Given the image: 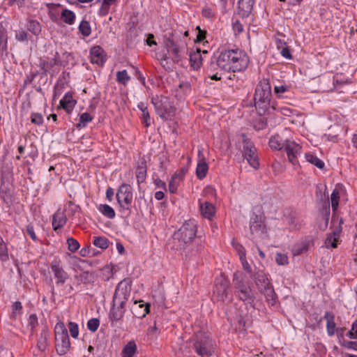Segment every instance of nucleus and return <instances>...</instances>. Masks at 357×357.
Masks as SVG:
<instances>
[{"label":"nucleus","instance_id":"obj_1","mask_svg":"<svg viewBox=\"0 0 357 357\" xmlns=\"http://www.w3.org/2000/svg\"><path fill=\"white\" fill-rule=\"evenodd\" d=\"M197 225L194 219L184 222L172 235L173 250L179 252L185 260L199 256L204 250L201 236H197Z\"/></svg>","mask_w":357,"mask_h":357},{"label":"nucleus","instance_id":"obj_2","mask_svg":"<svg viewBox=\"0 0 357 357\" xmlns=\"http://www.w3.org/2000/svg\"><path fill=\"white\" fill-rule=\"evenodd\" d=\"M218 56L219 64L225 72H241L245 70L249 64L247 54L238 47L222 50Z\"/></svg>","mask_w":357,"mask_h":357},{"label":"nucleus","instance_id":"obj_3","mask_svg":"<svg viewBox=\"0 0 357 357\" xmlns=\"http://www.w3.org/2000/svg\"><path fill=\"white\" fill-rule=\"evenodd\" d=\"M272 93L269 79H261L255 88L254 102L260 116L271 114L276 109L275 102L271 100Z\"/></svg>","mask_w":357,"mask_h":357},{"label":"nucleus","instance_id":"obj_4","mask_svg":"<svg viewBox=\"0 0 357 357\" xmlns=\"http://www.w3.org/2000/svg\"><path fill=\"white\" fill-rule=\"evenodd\" d=\"M164 47L175 63H179L187 50V41L182 37V32L174 31L164 36Z\"/></svg>","mask_w":357,"mask_h":357},{"label":"nucleus","instance_id":"obj_5","mask_svg":"<svg viewBox=\"0 0 357 357\" xmlns=\"http://www.w3.org/2000/svg\"><path fill=\"white\" fill-rule=\"evenodd\" d=\"M251 277L259 291L264 296L268 305L271 307L275 306L278 302V297L268 278V274L262 270H259Z\"/></svg>","mask_w":357,"mask_h":357},{"label":"nucleus","instance_id":"obj_6","mask_svg":"<svg viewBox=\"0 0 357 357\" xmlns=\"http://www.w3.org/2000/svg\"><path fill=\"white\" fill-rule=\"evenodd\" d=\"M233 284L236 297L250 307H255V296L249 283L245 281L241 273L238 271L233 275Z\"/></svg>","mask_w":357,"mask_h":357},{"label":"nucleus","instance_id":"obj_7","mask_svg":"<svg viewBox=\"0 0 357 357\" xmlns=\"http://www.w3.org/2000/svg\"><path fill=\"white\" fill-rule=\"evenodd\" d=\"M215 347V342L204 333H198L192 340V348L201 357L212 356Z\"/></svg>","mask_w":357,"mask_h":357},{"label":"nucleus","instance_id":"obj_8","mask_svg":"<svg viewBox=\"0 0 357 357\" xmlns=\"http://www.w3.org/2000/svg\"><path fill=\"white\" fill-rule=\"evenodd\" d=\"M156 114L163 121H171L175 116V107L169 98L165 96H152L151 99Z\"/></svg>","mask_w":357,"mask_h":357},{"label":"nucleus","instance_id":"obj_9","mask_svg":"<svg viewBox=\"0 0 357 357\" xmlns=\"http://www.w3.org/2000/svg\"><path fill=\"white\" fill-rule=\"evenodd\" d=\"M132 187L126 183L119 186L116 192V200L119 205V211L125 215L129 217L132 213Z\"/></svg>","mask_w":357,"mask_h":357},{"label":"nucleus","instance_id":"obj_10","mask_svg":"<svg viewBox=\"0 0 357 357\" xmlns=\"http://www.w3.org/2000/svg\"><path fill=\"white\" fill-rule=\"evenodd\" d=\"M63 62L58 52H56L52 58H40L38 66L41 70V79L45 77L47 74L53 77L59 72V68Z\"/></svg>","mask_w":357,"mask_h":357},{"label":"nucleus","instance_id":"obj_11","mask_svg":"<svg viewBox=\"0 0 357 357\" xmlns=\"http://www.w3.org/2000/svg\"><path fill=\"white\" fill-rule=\"evenodd\" d=\"M132 280L129 278H124L118 283L112 298L114 305L119 304L121 308H125L129 299L132 287Z\"/></svg>","mask_w":357,"mask_h":357},{"label":"nucleus","instance_id":"obj_12","mask_svg":"<svg viewBox=\"0 0 357 357\" xmlns=\"http://www.w3.org/2000/svg\"><path fill=\"white\" fill-rule=\"evenodd\" d=\"M229 280L225 277L217 278L213 287V296L218 301L229 302L231 295L229 292Z\"/></svg>","mask_w":357,"mask_h":357},{"label":"nucleus","instance_id":"obj_13","mask_svg":"<svg viewBox=\"0 0 357 357\" xmlns=\"http://www.w3.org/2000/svg\"><path fill=\"white\" fill-rule=\"evenodd\" d=\"M243 137V155L247 160L248 164L254 169H257L259 167V162L257 149L253 142L246 136L242 134Z\"/></svg>","mask_w":357,"mask_h":357},{"label":"nucleus","instance_id":"obj_14","mask_svg":"<svg viewBox=\"0 0 357 357\" xmlns=\"http://www.w3.org/2000/svg\"><path fill=\"white\" fill-rule=\"evenodd\" d=\"M250 231L251 235L256 238H261L266 233V225L263 216L256 214L251 216Z\"/></svg>","mask_w":357,"mask_h":357},{"label":"nucleus","instance_id":"obj_15","mask_svg":"<svg viewBox=\"0 0 357 357\" xmlns=\"http://www.w3.org/2000/svg\"><path fill=\"white\" fill-rule=\"evenodd\" d=\"M284 149L289 162L295 167L299 166L298 156L301 153L302 146L294 141L286 139V144Z\"/></svg>","mask_w":357,"mask_h":357},{"label":"nucleus","instance_id":"obj_16","mask_svg":"<svg viewBox=\"0 0 357 357\" xmlns=\"http://www.w3.org/2000/svg\"><path fill=\"white\" fill-rule=\"evenodd\" d=\"M50 269L57 287L63 285L69 279V274L64 270L59 261L54 260L50 264Z\"/></svg>","mask_w":357,"mask_h":357},{"label":"nucleus","instance_id":"obj_17","mask_svg":"<svg viewBox=\"0 0 357 357\" xmlns=\"http://www.w3.org/2000/svg\"><path fill=\"white\" fill-rule=\"evenodd\" d=\"M344 224L343 218H337V222L333 227L334 230L328 234L325 244L326 248H336L337 247V241L340 238V234L342 231V225ZM331 227L333 226L331 225Z\"/></svg>","mask_w":357,"mask_h":357},{"label":"nucleus","instance_id":"obj_18","mask_svg":"<svg viewBox=\"0 0 357 357\" xmlns=\"http://www.w3.org/2000/svg\"><path fill=\"white\" fill-rule=\"evenodd\" d=\"M186 172L187 170L183 167L180 170L174 172L171 176L168 185V190L171 194H177L178 188L181 183L183 181Z\"/></svg>","mask_w":357,"mask_h":357},{"label":"nucleus","instance_id":"obj_19","mask_svg":"<svg viewBox=\"0 0 357 357\" xmlns=\"http://www.w3.org/2000/svg\"><path fill=\"white\" fill-rule=\"evenodd\" d=\"M107 61V54L103 48L99 45L93 46L90 50V61L98 66H103Z\"/></svg>","mask_w":357,"mask_h":357},{"label":"nucleus","instance_id":"obj_20","mask_svg":"<svg viewBox=\"0 0 357 357\" xmlns=\"http://www.w3.org/2000/svg\"><path fill=\"white\" fill-rule=\"evenodd\" d=\"M70 349V342L68 334L55 337V349L58 355L63 356L66 354Z\"/></svg>","mask_w":357,"mask_h":357},{"label":"nucleus","instance_id":"obj_21","mask_svg":"<svg viewBox=\"0 0 357 357\" xmlns=\"http://www.w3.org/2000/svg\"><path fill=\"white\" fill-rule=\"evenodd\" d=\"M150 303H144L143 301H134L131 311L135 317L143 319L150 312Z\"/></svg>","mask_w":357,"mask_h":357},{"label":"nucleus","instance_id":"obj_22","mask_svg":"<svg viewBox=\"0 0 357 357\" xmlns=\"http://www.w3.org/2000/svg\"><path fill=\"white\" fill-rule=\"evenodd\" d=\"M207 50H201L200 48L197 47L195 50H192L189 53V61L191 67L194 70H198L202 65L203 56L202 54H207Z\"/></svg>","mask_w":357,"mask_h":357},{"label":"nucleus","instance_id":"obj_23","mask_svg":"<svg viewBox=\"0 0 357 357\" xmlns=\"http://www.w3.org/2000/svg\"><path fill=\"white\" fill-rule=\"evenodd\" d=\"M324 319L326 321V333L329 337H333L335 335V332L337 331L336 324L335 321V314L330 311H327L325 312ZM323 318H320L318 321V324L322 321Z\"/></svg>","mask_w":357,"mask_h":357},{"label":"nucleus","instance_id":"obj_24","mask_svg":"<svg viewBox=\"0 0 357 357\" xmlns=\"http://www.w3.org/2000/svg\"><path fill=\"white\" fill-rule=\"evenodd\" d=\"M67 217L63 210L59 208L52 215V225L54 231L63 228L67 222Z\"/></svg>","mask_w":357,"mask_h":357},{"label":"nucleus","instance_id":"obj_25","mask_svg":"<svg viewBox=\"0 0 357 357\" xmlns=\"http://www.w3.org/2000/svg\"><path fill=\"white\" fill-rule=\"evenodd\" d=\"M256 0H238L237 9L238 15L243 17H248L252 13Z\"/></svg>","mask_w":357,"mask_h":357},{"label":"nucleus","instance_id":"obj_26","mask_svg":"<svg viewBox=\"0 0 357 357\" xmlns=\"http://www.w3.org/2000/svg\"><path fill=\"white\" fill-rule=\"evenodd\" d=\"M77 100L73 99V93L67 92L59 101V107L63 109L68 114H70L74 109Z\"/></svg>","mask_w":357,"mask_h":357},{"label":"nucleus","instance_id":"obj_27","mask_svg":"<svg viewBox=\"0 0 357 357\" xmlns=\"http://www.w3.org/2000/svg\"><path fill=\"white\" fill-rule=\"evenodd\" d=\"M331 207L333 211L332 218H331V225L333 227L335 226L336 222H337V218H342L339 217L337 215V208L339 206L340 201V193L338 190H334L331 193Z\"/></svg>","mask_w":357,"mask_h":357},{"label":"nucleus","instance_id":"obj_28","mask_svg":"<svg viewBox=\"0 0 357 357\" xmlns=\"http://www.w3.org/2000/svg\"><path fill=\"white\" fill-rule=\"evenodd\" d=\"M287 224L294 229H299L303 225V221L301 220L298 213L296 211L290 210L285 215Z\"/></svg>","mask_w":357,"mask_h":357},{"label":"nucleus","instance_id":"obj_29","mask_svg":"<svg viewBox=\"0 0 357 357\" xmlns=\"http://www.w3.org/2000/svg\"><path fill=\"white\" fill-rule=\"evenodd\" d=\"M147 174L146 160L142 158L136 167V178L138 184L142 183L146 181Z\"/></svg>","mask_w":357,"mask_h":357},{"label":"nucleus","instance_id":"obj_30","mask_svg":"<svg viewBox=\"0 0 357 357\" xmlns=\"http://www.w3.org/2000/svg\"><path fill=\"white\" fill-rule=\"evenodd\" d=\"M125 308H121L119 307V304H116L114 305V303H112V305L109 310V318L112 322V325H114L117 321L122 319L125 313Z\"/></svg>","mask_w":357,"mask_h":357},{"label":"nucleus","instance_id":"obj_31","mask_svg":"<svg viewBox=\"0 0 357 357\" xmlns=\"http://www.w3.org/2000/svg\"><path fill=\"white\" fill-rule=\"evenodd\" d=\"M50 336V331L47 326L44 327L40 333L39 338L37 341L36 347L39 351L43 352L47 347V340Z\"/></svg>","mask_w":357,"mask_h":357},{"label":"nucleus","instance_id":"obj_32","mask_svg":"<svg viewBox=\"0 0 357 357\" xmlns=\"http://www.w3.org/2000/svg\"><path fill=\"white\" fill-rule=\"evenodd\" d=\"M137 108L142 112L141 121L148 128L151 125V117L149 115L147 104L140 102L137 104Z\"/></svg>","mask_w":357,"mask_h":357},{"label":"nucleus","instance_id":"obj_33","mask_svg":"<svg viewBox=\"0 0 357 357\" xmlns=\"http://www.w3.org/2000/svg\"><path fill=\"white\" fill-rule=\"evenodd\" d=\"M268 144L271 149L280 151L285 146L286 139L284 140L280 135L275 134L270 138Z\"/></svg>","mask_w":357,"mask_h":357},{"label":"nucleus","instance_id":"obj_34","mask_svg":"<svg viewBox=\"0 0 357 357\" xmlns=\"http://www.w3.org/2000/svg\"><path fill=\"white\" fill-rule=\"evenodd\" d=\"M200 211L202 215L207 219H211L215 213L214 206L208 202L200 204Z\"/></svg>","mask_w":357,"mask_h":357},{"label":"nucleus","instance_id":"obj_35","mask_svg":"<svg viewBox=\"0 0 357 357\" xmlns=\"http://www.w3.org/2000/svg\"><path fill=\"white\" fill-rule=\"evenodd\" d=\"M26 29L34 36H39L42 31V26L40 22L35 19L28 18L26 22Z\"/></svg>","mask_w":357,"mask_h":357},{"label":"nucleus","instance_id":"obj_36","mask_svg":"<svg viewBox=\"0 0 357 357\" xmlns=\"http://www.w3.org/2000/svg\"><path fill=\"white\" fill-rule=\"evenodd\" d=\"M208 165L205 160V158H203L202 160H199L197 167H196V176L197 177L202 180L204 178L208 173Z\"/></svg>","mask_w":357,"mask_h":357},{"label":"nucleus","instance_id":"obj_37","mask_svg":"<svg viewBox=\"0 0 357 357\" xmlns=\"http://www.w3.org/2000/svg\"><path fill=\"white\" fill-rule=\"evenodd\" d=\"M137 351V347L135 341H130L123 348L122 357H134Z\"/></svg>","mask_w":357,"mask_h":357},{"label":"nucleus","instance_id":"obj_38","mask_svg":"<svg viewBox=\"0 0 357 357\" xmlns=\"http://www.w3.org/2000/svg\"><path fill=\"white\" fill-rule=\"evenodd\" d=\"M61 19L64 23L73 25L75 22L76 15L73 11L68 8H64L61 13Z\"/></svg>","mask_w":357,"mask_h":357},{"label":"nucleus","instance_id":"obj_39","mask_svg":"<svg viewBox=\"0 0 357 357\" xmlns=\"http://www.w3.org/2000/svg\"><path fill=\"white\" fill-rule=\"evenodd\" d=\"M305 160L311 163L312 165H314L317 168L320 169H324L325 167V163L323 160L319 159L316 155L312 153H306L305 154Z\"/></svg>","mask_w":357,"mask_h":357},{"label":"nucleus","instance_id":"obj_40","mask_svg":"<svg viewBox=\"0 0 357 357\" xmlns=\"http://www.w3.org/2000/svg\"><path fill=\"white\" fill-rule=\"evenodd\" d=\"M98 209L105 217L109 219L115 218L116 213L114 208L108 204H100Z\"/></svg>","mask_w":357,"mask_h":357},{"label":"nucleus","instance_id":"obj_41","mask_svg":"<svg viewBox=\"0 0 357 357\" xmlns=\"http://www.w3.org/2000/svg\"><path fill=\"white\" fill-rule=\"evenodd\" d=\"M93 119V117L88 112L82 113L79 116V121L76 124V128L78 129H82L86 128L89 123L91 122Z\"/></svg>","mask_w":357,"mask_h":357},{"label":"nucleus","instance_id":"obj_42","mask_svg":"<svg viewBox=\"0 0 357 357\" xmlns=\"http://www.w3.org/2000/svg\"><path fill=\"white\" fill-rule=\"evenodd\" d=\"M320 213L322 216V218L325 221L326 226L327 227L329 222L330 218V213H331V209H330V202L329 200H326L320 209Z\"/></svg>","mask_w":357,"mask_h":357},{"label":"nucleus","instance_id":"obj_43","mask_svg":"<svg viewBox=\"0 0 357 357\" xmlns=\"http://www.w3.org/2000/svg\"><path fill=\"white\" fill-rule=\"evenodd\" d=\"M218 68L222 70V66L219 64L218 62V56L213 55L211 58L210 63L207 66L206 74H211V73L217 72Z\"/></svg>","mask_w":357,"mask_h":357},{"label":"nucleus","instance_id":"obj_44","mask_svg":"<svg viewBox=\"0 0 357 357\" xmlns=\"http://www.w3.org/2000/svg\"><path fill=\"white\" fill-rule=\"evenodd\" d=\"M93 244L97 248L105 250L109 246V241L105 236H95Z\"/></svg>","mask_w":357,"mask_h":357},{"label":"nucleus","instance_id":"obj_45","mask_svg":"<svg viewBox=\"0 0 357 357\" xmlns=\"http://www.w3.org/2000/svg\"><path fill=\"white\" fill-rule=\"evenodd\" d=\"M78 29H79V32L81 33V34L84 37H87V36H90V34L91 33V28L89 22L84 20L81 21V22L78 26Z\"/></svg>","mask_w":357,"mask_h":357},{"label":"nucleus","instance_id":"obj_46","mask_svg":"<svg viewBox=\"0 0 357 357\" xmlns=\"http://www.w3.org/2000/svg\"><path fill=\"white\" fill-rule=\"evenodd\" d=\"M10 319H15L17 315L22 314L23 306L20 301H15L11 305Z\"/></svg>","mask_w":357,"mask_h":357},{"label":"nucleus","instance_id":"obj_47","mask_svg":"<svg viewBox=\"0 0 357 357\" xmlns=\"http://www.w3.org/2000/svg\"><path fill=\"white\" fill-rule=\"evenodd\" d=\"M68 330L62 321H59L54 326V335L55 337L68 335Z\"/></svg>","mask_w":357,"mask_h":357},{"label":"nucleus","instance_id":"obj_48","mask_svg":"<svg viewBox=\"0 0 357 357\" xmlns=\"http://www.w3.org/2000/svg\"><path fill=\"white\" fill-rule=\"evenodd\" d=\"M351 81L349 78L342 77V74H336L333 77V84L335 86H343L350 84Z\"/></svg>","mask_w":357,"mask_h":357},{"label":"nucleus","instance_id":"obj_49","mask_svg":"<svg viewBox=\"0 0 357 357\" xmlns=\"http://www.w3.org/2000/svg\"><path fill=\"white\" fill-rule=\"evenodd\" d=\"M130 77L128 75L126 70H123L117 72L116 73V81L119 84L126 85L130 81Z\"/></svg>","mask_w":357,"mask_h":357},{"label":"nucleus","instance_id":"obj_50","mask_svg":"<svg viewBox=\"0 0 357 357\" xmlns=\"http://www.w3.org/2000/svg\"><path fill=\"white\" fill-rule=\"evenodd\" d=\"M202 15L203 17L213 20L215 18V10L208 6H205L202 9Z\"/></svg>","mask_w":357,"mask_h":357},{"label":"nucleus","instance_id":"obj_51","mask_svg":"<svg viewBox=\"0 0 357 357\" xmlns=\"http://www.w3.org/2000/svg\"><path fill=\"white\" fill-rule=\"evenodd\" d=\"M309 245L307 243H301L296 244L293 248L294 255H300L308 250Z\"/></svg>","mask_w":357,"mask_h":357},{"label":"nucleus","instance_id":"obj_52","mask_svg":"<svg viewBox=\"0 0 357 357\" xmlns=\"http://www.w3.org/2000/svg\"><path fill=\"white\" fill-rule=\"evenodd\" d=\"M345 331H346V328L345 327H338L337 328V331L335 332L338 343L340 344V345L341 347L347 340L345 339V337H347Z\"/></svg>","mask_w":357,"mask_h":357},{"label":"nucleus","instance_id":"obj_53","mask_svg":"<svg viewBox=\"0 0 357 357\" xmlns=\"http://www.w3.org/2000/svg\"><path fill=\"white\" fill-rule=\"evenodd\" d=\"M195 31H197V36L194 40V42L195 43L204 42L206 38L207 31L206 30L202 29L199 26L196 27Z\"/></svg>","mask_w":357,"mask_h":357},{"label":"nucleus","instance_id":"obj_54","mask_svg":"<svg viewBox=\"0 0 357 357\" xmlns=\"http://www.w3.org/2000/svg\"><path fill=\"white\" fill-rule=\"evenodd\" d=\"M67 204L68 215L70 216H75L77 213L81 212V207L79 205L75 204L73 202L69 201Z\"/></svg>","mask_w":357,"mask_h":357},{"label":"nucleus","instance_id":"obj_55","mask_svg":"<svg viewBox=\"0 0 357 357\" xmlns=\"http://www.w3.org/2000/svg\"><path fill=\"white\" fill-rule=\"evenodd\" d=\"M30 119L31 122L36 126H40L43 124V116L40 113L32 112Z\"/></svg>","mask_w":357,"mask_h":357},{"label":"nucleus","instance_id":"obj_56","mask_svg":"<svg viewBox=\"0 0 357 357\" xmlns=\"http://www.w3.org/2000/svg\"><path fill=\"white\" fill-rule=\"evenodd\" d=\"M68 248L71 252H75L79 248V242L73 237L67 238Z\"/></svg>","mask_w":357,"mask_h":357},{"label":"nucleus","instance_id":"obj_57","mask_svg":"<svg viewBox=\"0 0 357 357\" xmlns=\"http://www.w3.org/2000/svg\"><path fill=\"white\" fill-rule=\"evenodd\" d=\"M346 336L351 340H357V319L353 321L351 329L346 333Z\"/></svg>","mask_w":357,"mask_h":357},{"label":"nucleus","instance_id":"obj_58","mask_svg":"<svg viewBox=\"0 0 357 357\" xmlns=\"http://www.w3.org/2000/svg\"><path fill=\"white\" fill-rule=\"evenodd\" d=\"M8 259V250L6 243H0V260L2 262H5Z\"/></svg>","mask_w":357,"mask_h":357},{"label":"nucleus","instance_id":"obj_59","mask_svg":"<svg viewBox=\"0 0 357 357\" xmlns=\"http://www.w3.org/2000/svg\"><path fill=\"white\" fill-rule=\"evenodd\" d=\"M68 327L70 333V335L73 338H77L79 335V327L77 323L69 321Z\"/></svg>","mask_w":357,"mask_h":357},{"label":"nucleus","instance_id":"obj_60","mask_svg":"<svg viewBox=\"0 0 357 357\" xmlns=\"http://www.w3.org/2000/svg\"><path fill=\"white\" fill-rule=\"evenodd\" d=\"M100 326V320L97 318L90 319L87 321V328L91 332H96Z\"/></svg>","mask_w":357,"mask_h":357},{"label":"nucleus","instance_id":"obj_61","mask_svg":"<svg viewBox=\"0 0 357 357\" xmlns=\"http://www.w3.org/2000/svg\"><path fill=\"white\" fill-rule=\"evenodd\" d=\"M275 261L277 264L280 266H285L289 264L288 257L285 254L282 253H276L275 255Z\"/></svg>","mask_w":357,"mask_h":357},{"label":"nucleus","instance_id":"obj_62","mask_svg":"<svg viewBox=\"0 0 357 357\" xmlns=\"http://www.w3.org/2000/svg\"><path fill=\"white\" fill-rule=\"evenodd\" d=\"M38 324V317L36 314H31L29 315L28 319V325L31 328V331L33 333L36 326Z\"/></svg>","mask_w":357,"mask_h":357},{"label":"nucleus","instance_id":"obj_63","mask_svg":"<svg viewBox=\"0 0 357 357\" xmlns=\"http://www.w3.org/2000/svg\"><path fill=\"white\" fill-rule=\"evenodd\" d=\"M25 231L33 241L36 242L38 240L35 233L34 227L32 224H29L26 225Z\"/></svg>","mask_w":357,"mask_h":357},{"label":"nucleus","instance_id":"obj_64","mask_svg":"<svg viewBox=\"0 0 357 357\" xmlns=\"http://www.w3.org/2000/svg\"><path fill=\"white\" fill-rule=\"evenodd\" d=\"M232 30L236 36L239 35L243 31V26L239 20H237L233 22Z\"/></svg>","mask_w":357,"mask_h":357}]
</instances>
